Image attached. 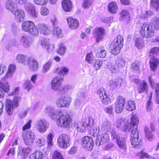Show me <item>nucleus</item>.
I'll return each instance as SVG.
<instances>
[{
  "label": "nucleus",
  "instance_id": "54",
  "mask_svg": "<svg viewBox=\"0 0 159 159\" xmlns=\"http://www.w3.org/2000/svg\"><path fill=\"white\" fill-rule=\"evenodd\" d=\"M150 3L152 7L159 11V0H151Z\"/></svg>",
  "mask_w": 159,
  "mask_h": 159
},
{
  "label": "nucleus",
  "instance_id": "4",
  "mask_svg": "<svg viewBox=\"0 0 159 159\" xmlns=\"http://www.w3.org/2000/svg\"><path fill=\"white\" fill-rule=\"evenodd\" d=\"M124 39L120 35L118 36L110 45V52L114 55L117 54L123 46Z\"/></svg>",
  "mask_w": 159,
  "mask_h": 159
},
{
  "label": "nucleus",
  "instance_id": "34",
  "mask_svg": "<svg viewBox=\"0 0 159 159\" xmlns=\"http://www.w3.org/2000/svg\"><path fill=\"white\" fill-rule=\"evenodd\" d=\"M84 104L82 102V100L76 98L74 101V108L76 110H80L82 108Z\"/></svg>",
  "mask_w": 159,
  "mask_h": 159
},
{
  "label": "nucleus",
  "instance_id": "18",
  "mask_svg": "<svg viewBox=\"0 0 159 159\" xmlns=\"http://www.w3.org/2000/svg\"><path fill=\"white\" fill-rule=\"evenodd\" d=\"M124 82L120 77L116 78L109 81V85L112 89L119 88L124 84Z\"/></svg>",
  "mask_w": 159,
  "mask_h": 159
},
{
  "label": "nucleus",
  "instance_id": "1",
  "mask_svg": "<svg viewBox=\"0 0 159 159\" xmlns=\"http://www.w3.org/2000/svg\"><path fill=\"white\" fill-rule=\"evenodd\" d=\"M45 112L52 119H57L56 123L57 125L63 128L70 126L72 119L69 114L60 109L55 111L54 108L52 107H46Z\"/></svg>",
  "mask_w": 159,
  "mask_h": 159
},
{
  "label": "nucleus",
  "instance_id": "27",
  "mask_svg": "<svg viewBox=\"0 0 159 159\" xmlns=\"http://www.w3.org/2000/svg\"><path fill=\"white\" fill-rule=\"evenodd\" d=\"M62 5L63 9L66 11L69 12L71 10L72 3L70 0H63Z\"/></svg>",
  "mask_w": 159,
  "mask_h": 159
},
{
  "label": "nucleus",
  "instance_id": "48",
  "mask_svg": "<svg viewBox=\"0 0 159 159\" xmlns=\"http://www.w3.org/2000/svg\"><path fill=\"white\" fill-rule=\"evenodd\" d=\"M50 43V40L48 38L42 39L39 42L40 45L45 48H46L48 46H49Z\"/></svg>",
  "mask_w": 159,
  "mask_h": 159
},
{
  "label": "nucleus",
  "instance_id": "14",
  "mask_svg": "<svg viewBox=\"0 0 159 159\" xmlns=\"http://www.w3.org/2000/svg\"><path fill=\"white\" fill-rule=\"evenodd\" d=\"M82 146L86 148L88 150L93 149L94 145V142L93 139L89 136H85L82 139Z\"/></svg>",
  "mask_w": 159,
  "mask_h": 159
},
{
  "label": "nucleus",
  "instance_id": "40",
  "mask_svg": "<svg viewBox=\"0 0 159 159\" xmlns=\"http://www.w3.org/2000/svg\"><path fill=\"white\" fill-rule=\"evenodd\" d=\"M117 9V4L115 2H112L110 3L108 7V11L112 13H116Z\"/></svg>",
  "mask_w": 159,
  "mask_h": 159
},
{
  "label": "nucleus",
  "instance_id": "56",
  "mask_svg": "<svg viewBox=\"0 0 159 159\" xmlns=\"http://www.w3.org/2000/svg\"><path fill=\"white\" fill-rule=\"evenodd\" d=\"M147 84L146 82L143 81L140 87V88L138 89L139 93H140L144 91L147 88Z\"/></svg>",
  "mask_w": 159,
  "mask_h": 159
},
{
  "label": "nucleus",
  "instance_id": "30",
  "mask_svg": "<svg viewBox=\"0 0 159 159\" xmlns=\"http://www.w3.org/2000/svg\"><path fill=\"white\" fill-rule=\"evenodd\" d=\"M16 70V66L15 64H10L8 68V70L5 74V77L7 78H11Z\"/></svg>",
  "mask_w": 159,
  "mask_h": 159
},
{
  "label": "nucleus",
  "instance_id": "53",
  "mask_svg": "<svg viewBox=\"0 0 159 159\" xmlns=\"http://www.w3.org/2000/svg\"><path fill=\"white\" fill-rule=\"evenodd\" d=\"M36 145L39 147L44 146L45 144V141L43 137L39 138L36 142Z\"/></svg>",
  "mask_w": 159,
  "mask_h": 159
},
{
  "label": "nucleus",
  "instance_id": "35",
  "mask_svg": "<svg viewBox=\"0 0 159 159\" xmlns=\"http://www.w3.org/2000/svg\"><path fill=\"white\" fill-rule=\"evenodd\" d=\"M86 92L84 89H80L77 94V98H79L81 100H84L87 97Z\"/></svg>",
  "mask_w": 159,
  "mask_h": 159
},
{
  "label": "nucleus",
  "instance_id": "20",
  "mask_svg": "<svg viewBox=\"0 0 159 159\" xmlns=\"http://www.w3.org/2000/svg\"><path fill=\"white\" fill-rule=\"evenodd\" d=\"M105 32L104 29L102 27L97 28L95 29L94 36L97 42H99L102 39Z\"/></svg>",
  "mask_w": 159,
  "mask_h": 159
},
{
  "label": "nucleus",
  "instance_id": "16",
  "mask_svg": "<svg viewBox=\"0 0 159 159\" xmlns=\"http://www.w3.org/2000/svg\"><path fill=\"white\" fill-rule=\"evenodd\" d=\"M25 10L27 13L31 16L37 18L38 16V13L36 11L34 5L30 3H27L25 5Z\"/></svg>",
  "mask_w": 159,
  "mask_h": 159
},
{
  "label": "nucleus",
  "instance_id": "52",
  "mask_svg": "<svg viewBox=\"0 0 159 159\" xmlns=\"http://www.w3.org/2000/svg\"><path fill=\"white\" fill-rule=\"evenodd\" d=\"M135 108V104L134 101H130L126 107L127 110L131 111Z\"/></svg>",
  "mask_w": 159,
  "mask_h": 159
},
{
  "label": "nucleus",
  "instance_id": "61",
  "mask_svg": "<svg viewBox=\"0 0 159 159\" xmlns=\"http://www.w3.org/2000/svg\"><path fill=\"white\" fill-rule=\"evenodd\" d=\"M139 62L138 61H135L132 63L131 69L133 70H137L139 69Z\"/></svg>",
  "mask_w": 159,
  "mask_h": 159
},
{
  "label": "nucleus",
  "instance_id": "46",
  "mask_svg": "<svg viewBox=\"0 0 159 159\" xmlns=\"http://www.w3.org/2000/svg\"><path fill=\"white\" fill-rule=\"evenodd\" d=\"M102 61L99 59H95L93 61L92 63L96 70H98L100 68L102 64Z\"/></svg>",
  "mask_w": 159,
  "mask_h": 159
},
{
  "label": "nucleus",
  "instance_id": "36",
  "mask_svg": "<svg viewBox=\"0 0 159 159\" xmlns=\"http://www.w3.org/2000/svg\"><path fill=\"white\" fill-rule=\"evenodd\" d=\"M97 57H104L106 55V51L103 47H101L95 51Z\"/></svg>",
  "mask_w": 159,
  "mask_h": 159
},
{
  "label": "nucleus",
  "instance_id": "2",
  "mask_svg": "<svg viewBox=\"0 0 159 159\" xmlns=\"http://www.w3.org/2000/svg\"><path fill=\"white\" fill-rule=\"evenodd\" d=\"M129 126L130 127V141L131 144L135 148H139L142 144V142L139 138L138 125L139 119L136 115L132 114L130 118Z\"/></svg>",
  "mask_w": 159,
  "mask_h": 159
},
{
  "label": "nucleus",
  "instance_id": "25",
  "mask_svg": "<svg viewBox=\"0 0 159 159\" xmlns=\"http://www.w3.org/2000/svg\"><path fill=\"white\" fill-rule=\"evenodd\" d=\"M159 63V59L154 57H152L150 59V66L152 70L154 71L156 70Z\"/></svg>",
  "mask_w": 159,
  "mask_h": 159
},
{
  "label": "nucleus",
  "instance_id": "33",
  "mask_svg": "<svg viewBox=\"0 0 159 159\" xmlns=\"http://www.w3.org/2000/svg\"><path fill=\"white\" fill-rule=\"evenodd\" d=\"M125 65V60L122 57H118L115 60V65L118 68H121Z\"/></svg>",
  "mask_w": 159,
  "mask_h": 159
},
{
  "label": "nucleus",
  "instance_id": "50",
  "mask_svg": "<svg viewBox=\"0 0 159 159\" xmlns=\"http://www.w3.org/2000/svg\"><path fill=\"white\" fill-rule=\"evenodd\" d=\"M153 28L157 30H159V18L154 17L152 19V22H151Z\"/></svg>",
  "mask_w": 159,
  "mask_h": 159
},
{
  "label": "nucleus",
  "instance_id": "41",
  "mask_svg": "<svg viewBox=\"0 0 159 159\" xmlns=\"http://www.w3.org/2000/svg\"><path fill=\"white\" fill-rule=\"evenodd\" d=\"M119 147L121 149L125 150L126 149V146L125 144V139L124 138L120 139L116 141Z\"/></svg>",
  "mask_w": 159,
  "mask_h": 159
},
{
  "label": "nucleus",
  "instance_id": "38",
  "mask_svg": "<svg viewBox=\"0 0 159 159\" xmlns=\"http://www.w3.org/2000/svg\"><path fill=\"white\" fill-rule=\"evenodd\" d=\"M53 33L55 37L57 38H61L63 36V34L61 29L58 27H54L53 30Z\"/></svg>",
  "mask_w": 159,
  "mask_h": 159
},
{
  "label": "nucleus",
  "instance_id": "24",
  "mask_svg": "<svg viewBox=\"0 0 159 159\" xmlns=\"http://www.w3.org/2000/svg\"><path fill=\"white\" fill-rule=\"evenodd\" d=\"M15 15V17L18 21L23 20L25 17L24 11L21 9H17L13 12Z\"/></svg>",
  "mask_w": 159,
  "mask_h": 159
},
{
  "label": "nucleus",
  "instance_id": "45",
  "mask_svg": "<svg viewBox=\"0 0 159 159\" xmlns=\"http://www.w3.org/2000/svg\"><path fill=\"white\" fill-rule=\"evenodd\" d=\"M153 15V13L150 11H142L141 14L139 15L140 18L144 19L146 18Z\"/></svg>",
  "mask_w": 159,
  "mask_h": 159
},
{
  "label": "nucleus",
  "instance_id": "8",
  "mask_svg": "<svg viewBox=\"0 0 159 159\" xmlns=\"http://www.w3.org/2000/svg\"><path fill=\"white\" fill-rule=\"evenodd\" d=\"M70 136L64 134L59 136L57 139V142L60 147L62 148H66L70 146Z\"/></svg>",
  "mask_w": 159,
  "mask_h": 159
},
{
  "label": "nucleus",
  "instance_id": "64",
  "mask_svg": "<svg viewBox=\"0 0 159 159\" xmlns=\"http://www.w3.org/2000/svg\"><path fill=\"white\" fill-rule=\"evenodd\" d=\"M152 54L159 55V47H154L152 48L150 52V55H151Z\"/></svg>",
  "mask_w": 159,
  "mask_h": 159
},
{
  "label": "nucleus",
  "instance_id": "9",
  "mask_svg": "<svg viewBox=\"0 0 159 159\" xmlns=\"http://www.w3.org/2000/svg\"><path fill=\"white\" fill-rule=\"evenodd\" d=\"M25 144L27 145L31 146L34 143L35 139L34 133L30 130L24 132L22 135Z\"/></svg>",
  "mask_w": 159,
  "mask_h": 159
},
{
  "label": "nucleus",
  "instance_id": "21",
  "mask_svg": "<svg viewBox=\"0 0 159 159\" xmlns=\"http://www.w3.org/2000/svg\"><path fill=\"white\" fill-rule=\"evenodd\" d=\"M34 24V22L32 21H25L22 23V30L28 33Z\"/></svg>",
  "mask_w": 159,
  "mask_h": 159
},
{
  "label": "nucleus",
  "instance_id": "29",
  "mask_svg": "<svg viewBox=\"0 0 159 159\" xmlns=\"http://www.w3.org/2000/svg\"><path fill=\"white\" fill-rule=\"evenodd\" d=\"M30 57L23 54H18L16 55V59L18 62L21 63L23 64L26 65L27 61L28 60V58Z\"/></svg>",
  "mask_w": 159,
  "mask_h": 159
},
{
  "label": "nucleus",
  "instance_id": "22",
  "mask_svg": "<svg viewBox=\"0 0 159 159\" xmlns=\"http://www.w3.org/2000/svg\"><path fill=\"white\" fill-rule=\"evenodd\" d=\"M67 23L69 27L71 29H77L79 25L78 20L72 17L68 18L66 19Z\"/></svg>",
  "mask_w": 159,
  "mask_h": 159
},
{
  "label": "nucleus",
  "instance_id": "13",
  "mask_svg": "<svg viewBox=\"0 0 159 159\" xmlns=\"http://www.w3.org/2000/svg\"><path fill=\"white\" fill-rule=\"evenodd\" d=\"M109 134L107 132H104L101 135L98 136L96 140L97 145L99 146L103 145L105 143H107L109 141Z\"/></svg>",
  "mask_w": 159,
  "mask_h": 159
},
{
  "label": "nucleus",
  "instance_id": "15",
  "mask_svg": "<svg viewBox=\"0 0 159 159\" xmlns=\"http://www.w3.org/2000/svg\"><path fill=\"white\" fill-rule=\"evenodd\" d=\"M63 78L62 77L56 76L54 77L51 83V88L53 90H56L58 94V91L61 87V85Z\"/></svg>",
  "mask_w": 159,
  "mask_h": 159
},
{
  "label": "nucleus",
  "instance_id": "12",
  "mask_svg": "<svg viewBox=\"0 0 159 159\" xmlns=\"http://www.w3.org/2000/svg\"><path fill=\"white\" fill-rule=\"evenodd\" d=\"M98 93L99 98L103 104L105 105L111 103V101L110 98L106 93L105 90L103 88H100Z\"/></svg>",
  "mask_w": 159,
  "mask_h": 159
},
{
  "label": "nucleus",
  "instance_id": "42",
  "mask_svg": "<svg viewBox=\"0 0 159 159\" xmlns=\"http://www.w3.org/2000/svg\"><path fill=\"white\" fill-rule=\"evenodd\" d=\"M43 155V154L41 152L37 151L32 154L29 159H42Z\"/></svg>",
  "mask_w": 159,
  "mask_h": 159
},
{
  "label": "nucleus",
  "instance_id": "28",
  "mask_svg": "<svg viewBox=\"0 0 159 159\" xmlns=\"http://www.w3.org/2000/svg\"><path fill=\"white\" fill-rule=\"evenodd\" d=\"M101 129L104 132H110L111 130V122L105 120L103 122Z\"/></svg>",
  "mask_w": 159,
  "mask_h": 159
},
{
  "label": "nucleus",
  "instance_id": "19",
  "mask_svg": "<svg viewBox=\"0 0 159 159\" xmlns=\"http://www.w3.org/2000/svg\"><path fill=\"white\" fill-rule=\"evenodd\" d=\"M38 27L40 32L44 35L50 34L51 32V29L47 24L40 23L38 25Z\"/></svg>",
  "mask_w": 159,
  "mask_h": 159
},
{
  "label": "nucleus",
  "instance_id": "10",
  "mask_svg": "<svg viewBox=\"0 0 159 159\" xmlns=\"http://www.w3.org/2000/svg\"><path fill=\"white\" fill-rule=\"evenodd\" d=\"M117 127L118 129L123 131H130V127L129 123L126 119L124 118H119L117 121Z\"/></svg>",
  "mask_w": 159,
  "mask_h": 159
},
{
  "label": "nucleus",
  "instance_id": "47",
  "mask_svg": "<svg viewBox=\"0 0 159 159\" xmlns=\"http://www.w3.org/2000/svg\"><path fill=\"white\" fill-rule=\"evenodd\" d=\"M52 63L51 61H48L43 65L42 69V71L45 73L48 72L50 69V67L51 66Z\"/></svg>",
  "mask_w": 159,
  "mask_h": 159
},
{
  "label": "nucleus",
  "instance_id": "58",
  "mask_svg": "<svg viewBox=\"0 0 159 159\" xmlns=\"http://www.w3.org/2000/svg\"><path fill=\"white\" fill-rule=\"evenodd\" d=\"M124 107V106L122 105L121 104L120 105L116 104L115 112L118 113H121Z\"/></svg>",
  "mask_w": 159,
  "mask_h": 159
},
{
  "label": "nucleus",
  "instance_id": "55",
  "mask_svg": "<svg viewBox=\"0 0 159 159\" xmlns=\"http://www.w3.org/2000/svg\"><path fill=\"white\" fill-rule=\"evenodd\" d=\"M86 61L89 63H92L94 61V57L92 53L87 54L86 57Z\"/></svg>",
  "mask_w": 159,
  "mask_h": 159
},
{
  "label": "nucleus",
  "instance_id": "26",
  "mask_svg": "<svg viewBox=\"0 0 159 159\" xmlns=\"http://www.w3.org/2000/svg\"><path fill=\"white\" fill-rule=\"evenodd\" d=\"M0 88L5 92H7L10 89L8 83L6 81L5 78H2L0 83Z\"/></svg>",
  "mask_w": 159,
  "mask_h": 159
},
{
  "label": "nucleus",
  "instance_id": "60",
  "mask_svg": "<svg viewBox=\"0 0 159 159\" xmlns=\"http://www.w3.org/2000/svg\"><path fill=\"white\" fill-rule=\"evenodd\" d=\"M125 103V100L124 97L121 96H119L117 100V102L116 104H119L120 105L121 104L122 105L124 106Z\"/></svg>",
  "mask_w": 159,
  "mask_h": 159
},
{
  "label": "nucleus",
  "instance_id": "31",
  "mask_svg": "<svg viewBox=\"0 0 159 159\" xmlns=\"http://www.w3.org/2000/svg\"><path fill=\"white\" fill-rule=\"evenodd\" d=\"M121 14V16L120 19L121 20H125L126 22H128L130 20L129 14L126 10H123L120 13Z\"/></svg>",
  "mask_w": 159,
  "mask_h": 159
},
{
  "label": "nucleus",
  "instance_id": "37",
  "mask_svg": "<svg viewBox=\"0 0 159 159\" xmlns=\"http://www.w3.org/2000/svg\"><path fill=\"white\" fill-rule=\"evenodd\" d=\"M71 86L69 84H66L63 87L61 86L58 91V94H62L67 93L71 89Z\"/></svg>",
  "mask_w": 159,
  "mask_h": 159
},
{
  "label": "nucleus",
  "instance_id": "63",
  "mask_svg": "<svg viewBox=\"0 0 159 159\" xmlns=\"http://www.w3.org/2000/svg\"><path fill=\"white\" fill-rule=\"evenodd\" d=\"M53 159H64L61 153L57 151L54 152Z\"/></svg>",
  "mask_w": 159,
  "mask_h": 159
},
{
  "label": "nucleus",
  "instance_id": "57",
  "mask_svg": "<svg viewBox=\"0 0 159 159\" xmlns=\"http://www.w3.org/2000/svg\"><path fill=\"white\" fill-rule=\"evenodd\" d=\"M145 133L147 138L149 140L153 138V135L152 133L149 130L148 128L145 127Z\"/></svg>",
  "mask_w": 159,
  "mask_h": 159
},
{
  "label": "nucleus",
  "instance_id": "62",
  "mask_svg": "<svg viewBox=\"0 0 159 159\" xmlns=\"http://www.w3.org/2000/svg\"><path fill=\"white\" fill-rule=\"evenodd\" d=\"M92 3V0H85L83 4V6L84 8H87L90 7Z\"/></svg>",
  "mask_w": 159,
  "mask_h": 159
},
{
  "label": "nucleus",
  "instance_id": "6",
  "mask_svg": "<svg viewBox=\"0 0 159 159\" xmlns=\"http://www.w3.org/2000/svg\"><path fill=\"white\" fill-rule=\"evenodd\" d=\"M21 101V98L19 96H15L14 98L13 101L7 99L5 104L7 114L10 115L12 114L13 108L17 107L19 102Z\"/></svg>",
  "mask_w": 159,
  "mask_h": 159
},
{
  "label": "nucleus",
  "instance_id": "44",
  "mask_svg": "<svg viewBox=\"0 0 159 159\" xmlns=\"http://www.w3.org/2000/svg\"><path fill=\"white\" fill-rule=\"evenodd\" d=\"M135 45L139 49H141L144 46V42L142 38H138L135 40Z\"/></svg>",
  "mask_w": 159,
  "mask_h": 159
},
{
  "label": "nucleus",
  "instance_id": "59",
  "mask_svg": "<svg viewBox=\"0 0 159 159\" xmlns=\"http://www.w3.org/2000/svg\"><path fill=\"white\" fill-rule=\"evenodd\" d=\"M41 14L43 16H47L49 14V11L48 9L46 7H42L40 9Z\"/></svg>",
  "mask_w": 159,
  "mask_h": 159
},
{
  "label": "nucleus",
  "instance_id": "5",
  "mask_svg": "<svg viewBox=\"0 0 159 159\" xmlns=\"http://www.w3.org/2000/svg\"><path fill=\"white\" fill-rule=\"evenodd\" d=\"M94 120L92 117L86 118L83 120L82 122L76 123L75 127L76 128L78 131L84 132L87 128L92 127L94 124Z\"/></svg>",
  "mask_w": 159,
  "mask_h": 159
},
{
  "label": "nucleus",
  "instance_id": "39",
  "mask_svg": "<svg viewBox=\"0 0 159 159\" xmlns=\"http://www.w3.org/2000/svg\"><path fill=\"white\" fill-rule=\"evenodd\" d=\"M28 33L33 36H37L39 34V30L38 26L34 24Z\"/></svg>",
  "mask_w": 159,
  "mask_h": 159
},
{
  "label": "nucleus",
  "instance_id": "23",
  "mask_svg": "<svg viewBox=\"0 0 159 159\" xmlns=\"http://www.w3.org/2000/svg\"><path fill=\"white\" fill-rule=\"evenodd\" d=\"M26 65H28L30 69L32 70H36L38 68L37 61L30 57L28 58Z\"/></svg>",
  "mask_w": 159,
  "mask_h": 159
},
{
  "label": "nucleus",
  "instance_id": "43",
  "mask_svg": "<svg viewBox=\"0 0 159 159\" xmlns=\"http://www.w3.org/2000/svg\"><path fill=\"white\" fill-rule=\"evenodd\" d=\"M111 133V139L117 141L120 138V135L116 131L112 129L111 130L110 132Z\"/></svg>",
  "mask_w": 159,
  "mask_h": 159
},
{
  "label": "nucleus",
  "instance_id": "32",
  "mask_svg": "<svg viewBox=\"0 0 159 159\" xmlns=\"http://www.w3.org/2000/svg\"><path fill=\"white\" fill-rule=\"evenodd\" d=\"M5 5L6 9L10 10L12 12H14L16 9V4L11 0H9L6 1Z\"/></svg>",
  "mask_w": 159,
  "mask_h": 159
},
{
  "label": "nucleus",
  "instance_id": "51",
  "mask_svg": "<svg viewBox=\"0 0 159 159\" xmlns=\"http://www.w3.org/2000/svg\"><path fill=\"white\" fill-rule=\"evenodd\" d=\"M33 85L30 80H26L25 81L24 84V88L28 91L30 90L33 87Z\"/></svg>",
  "mask_w": 159,
  "mask_h": 159
},
{
  "label": "nucleus",
  "instance_id": "11",
  "mask_svg": "<svg viewBox=\"0 0 159 159\" xmlns=\"http://www.w3.org/2000/svg\"><path fill=\"white\" fill-rule=\"evenodd\" d=\"M37 130L41 133L45 132L48 128L49 124L44 119H39L36 121Z\"/></svg>",
  "mask_w": 159,
  "mask_h": 159
},
{
  "label": "nucleus",
  "instance_id": "49",
  "mask_svg": "<svg viewBox=\"0 0 159 159\" xmlns=\"http://www.w3.org/2000/svg\"><path fill=\"white\" fill-rule=\"evenodd\" d=\"M59 49L58 50V53L60 55H64L65 52L66 48L62 43H60L58 45Z\"/></svg>",
  "mask_w": 159,
  "mask_h": 159
},
{
  "label": "nucleus",
  "instance_id": "3",
  "mask_svg": "<svg viewBox=\"0 0 159 159\" xmlns=\"http://www.w3.org/2000/svg\"><path fill=\"white\" fill-rule=\"evenodd\" d=\"M139 29L140 34L143 38H150L154 35V28L151 23H143L140 26Z\"/></svg>",
  "mask_w": 159,
  "mask_h": 159
},
{
  "label": "nucleus",
  "instance_id": "17",
  "mask_svg": "<svg viewBox=\"0 0 159 159\" xmlns=\"http://www.w3.org/2000/svg\"><path fill=\"white\" fill-rule=\"evenodd\" d=\"M21 45L25 48H29L32 44V39L28 35H25L21 37L20 40Z\"/></svg>",
  "mask_w": 159,
  "mask_h": 159
},
{
  "label": "nucleus",
  "instance_id": "7",
  "mask_svg": "<svg viewBox=\"0 0 159 159\" xmlns=\"http://www.w3.org/2000/svg\"><path fill=\"white\" fill-rule=\"evenodd\" d=\"M72 100L71 97L69 95L61 96L56 100V104L59 108L68 107Z\"/></svg>",
  "mask_w": 159,
  "mask_h": 159
}]
</instances>
